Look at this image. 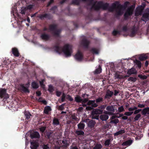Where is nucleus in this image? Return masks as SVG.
Instances as JSON below:
<instances>
[{
  "instance_id": "1",
  "label": "nucleus",
  "mask_w": 149,
  "mask_h": 149,
  "mask_svg": "<svg viewBox=\"0 0 149 149\" xmlns=\"http://www.w3.org/2000/svg\"><path fill=\"white\" fill-rule=\"evenodd\" d=\"M93 0H82L83 1H88L90 2L89 5H92L91 8H93L95 10H98L100 8L103 10L108 9L109 11L112 12L115 10L118 15H121L123 13L125 7L122 5L115 3H113L111 7H109V4L107 3H103L101 2H96L94 4L92 5Z\"/></svg>"
},
{
  "instance_id": "2",
  "label": "nucleus",
  "mask_w": 149,
  "mask_h": 149,
  "mask_svg": "<svg viewBox=\"0 0 149 149\" xmlns=\"http://www.w3.org/2000/svg\"><path fill=\"white\" fill-rule=\"evenodd\" d=\"M72 47L71 45L68 44L65 45L63 48H61L57 45L54 47V49L57 52L60 53L63 52L66 56H71L72 52Z\"/></svg>"
},
{
  "instance_id": "3",
  "label": "nucleus",
  "mask_w": 149,
  "mask_h": 149,
  "mask_svg": "<svg viewBox=\"0 0 149 149\" xmlns=\"http://www.w3.org/2000/svg\"><path fill=\"white\" fill-rule=\"evenodd\" d=\"M48 31L52 32L55 36H58L60 32V31L56 29V25L54 24L49 26Z\"/></svg>"
},
{
  "instance_id": "4",
  "label": "nucleus",
  "mask_w": 149,
  "mask_h": 149,
  "mask_svg": "<svg viewBox=\"0 0 149 149\" xmlns=\"http://www.w3.org/2000/svg\"><path fill=\"white\" fill-rule=\"evenodd\" d=\"M134 8V7L133 6H131L127 8L124 15L125 19H127L128 16L132 14Z\"/></svg>"
},
{
  "instance_id": "5",
  "label": "nucleus",
  "mask_w": 149,
  "mask_h": 149,
  "mask_svg": "<svg viewBox=\"0 0 149 149\" xmlns=\"http://www.w3.org/2000/svg\"><path fill=\"white\" fill-rule=\"evenodd\" d=\"M0 97L1 98H3V100L9 98V95L6 93V90L5 89H0Z\"/></svg>"
},
{
  "instance_id": "6",
  "label": "nucleus",
  "mask_w": 149,
  "mask_h": 149,
  "mask_svg": "<svg viewBox=\"0 0 149 149\" xmlns=\"http://www.w3.org/2000/svg\"><path fill=\"white\" fill-rule=\"evenodd\" d=\"M106 109L109 111H105L104 113L109 115L112 114L115 111V109L113 106H109L107 107Z\"/></svg>"
},
{
  "instance_id": "7",
  "label": "nucleus",
  "mask_w": 149,
  "mask_h": 149,
  "mask_svg": "<svg viewBox=\"0 0 149 149\" xmlns=\"http://www.w3.org/2000/svg\"><path fill=\"white\" fill-rule=\"evenodd\" d=\"M88 120H89V119H86L84 120L83 121L81 122L77 125L78 128L81 130L84 129L85 126V124L83 122L87 123Z\"/></svg>"
},
{
  "instance_id": "8",
  "label": "nucleus",
  "mask_w": 149,
  "mask_h": 149,
  "mask_svg": "<svg viewBox=\"0 0 149 149\" xmlns=\"http://www.w3.org/2000/svg\"><path fill=\"white\" fill-rule=\"evenodd\" d=\"M75 59L78 61H81L83 58L82 54L79 51L74 56Z\"/></svg>"
},
{
  "instance_id": "9",
  "label": "nucleus",
  "mask_w": 149,
  "mask_h": 149,
  "mask_svg": "<svg viewBox=\"0 0 149 149\" xmlns=\"http://www.w3.org/2000/svg\"><path fill=\"white\" fill-rule=\"evenodd\" d=\"M142 20L146 22L149 19V13H144L141 18Z\"/></svg>"
},
{
  "instance_id": "10",
  "label": "nucleus",
  "mask_w": 149,
  "mask_h": 149,
  "mask_svg": "<svg viewBox=\"0 0 149 149\" xmlns=\"http://www.w3.org/2000/svg\"><path fill=\"white\" fill-rule=\"evenodd\" d=\"M143 10L142 8L141 7H138L136 8L135 12V15L136 16H138L141 15Z\"/></svg>"
},
{
  "instance_id": "11",
  "label": "nucleus",
  "mask_w": 149,
  "mask_h": 149,
  "mask_svg": "<svg viewBox=\"0 0 149 149\" xmlns=\"http://www.w3.org/2000/svg\"><path fill=\"white\" fill-rule=\"evenodd\" d=\"M103 112V111L98 109H95L92 112V115H98L101 114Z\"/></svg>"
},
{
  "instance_id": "12",
  "label": "nucleus",
  "mask_w": 149,
  "mask_h": 149,
  "mask_svg": "<svg viewBox=\"0 0 149 149\" xmlns=\"http://www.w3.org/2000/svg\"><path fill=\"white\" fill-rule=\"evenodd\" d=\"M29 87V86H25L24 85H20V89L25 93H29V91L28 89Z\"/></svg>"
},
{
  "instance_id": "13",
  "label": "nucleus",
  "mask_w": 149,
  "mask_h": 149,
  "mask_svg": "<svg viewBox=\"0 0 149 149\" xmlns=\"http://www.w3.org/2000/svg\"><path fill=\"white\" fill-rule=\"evenodd\" d=\"M30 136L32 139L34 138H39L40 137L39 133L37 132H34L31 134Z\"/></svg>"
},
{
  "instance_id": "14",
  "label": "nucleus",
  "mask_w": 149,
  "mask_h": 149,
  "mask_svg": "<svg viewBox=\"0 0 149 149\" xmlns=\"http://www.w3.org/2000/svg\"><path fill=\"white\" fill-rule=\"evenodd\" d=\"M136 73V69L133 68H131L129 69L127 72V74L129 75L135 74Z\"/></svg>"
},
{
  "instance_id": "15",
  "label": "nucleus",
  "mask_w": 149,
  "mask_h": 149,
  "mask_svg": "<svg viewBox=\"0 0 149 149\" xmlns=\"http://www.w3.org/2000/svg\"><path fill=\"white\" fill-rule=\"evenodd\" d=\"M113 92L111 91L107 90L105 96V98H109L112 95Z\"/></svg>"
},
{
  "instance_id": "16",
  "label": "nucleus",
  "mask_w": 149,
  "mask_h": 149,
  "mask_svg": "<svg viewBox=\"0 0 149 149\" xmlns=\"http://www.w3.org/2000/svg\"><path fill=\"white\" fill-rule=\"evenodd\" d=\"M31 148L32 149H36L38 146L37 142H31Z\"/></svg>"
},
{
  "instance_id": "17",
  "label": "nucleus",
  "mask_w": 149,
  "mask_h": 149,
  "mask_svg": "<svg viewBox=\"0 0 149 149\" xmlns=\"http://www.w3.org/2000/svg\"><path fill=\"white\" fill-rule=\"evenodd\" d=\"M88 105H91L93 107H95L97 106V105L95 103V100H89L88 102Z\"/></svg>"
},
{
  "instance_id": "18",
  "label": "nucleus",
  "mask_w": 149,
  "mask_h": 149,
  "mask_svg": "<svg viewBox=\"0 0 149 149\" xmlns=\"http://www.w3.org/2000/svg\"><path fill=\"white\" fill-rule=\"evenodd\" d=\"M12 52L13 54L15 56L17 57L19 56V54L17 49L15 48H13L12 49Z\"/></svg>"
},
{
  "instance_id": "19",
  "label": "nucleus",
  "mask_w": 149,
  "mask_h": 149,
  "mask_svg": "<svg viewBox=\"0 0 149 149\" xmlns=\"http://www.w3.org/2000/svg\"><path fill=\"white\" fill-rule=\"evenodd\" d=\"M100 118L102 121H106L109 118V116L106 114H103L100 116Z\"/></svg>"
},
{
  "instance_id": "20",
  "label": "nucleus",
  "mask_w": 149,
  "mask_h": 149,
  "mask_svg": "<svg viewBox=\"0 0 149 149\" xmlns=\"http://www.w3.org/2000/svg\"><path fill=\"white\" fill-rule=\"evenodd\" d=\"M49 36L45 33L42 34L41 37L42 39L44 40H48L49 38Z\"/></svg>"
},
{
  "instance_id": "21",
  "label": "nucleus",
  "mask_w": 149,
  "mask_h": 149,
  "mask_svg": "<svg viewBox=\"0 0 149 149\" xmlns=\"http://www.w3.org/2000/svg\"><path fill=\"white\" fill-rule=\"evenodd\" d=\"M88 126L89 127L92 128L94 127L95 124V122L93 120H91L88 121Z\"/></svg>"
},
{
  "instance_id": "22",
  "label": "nucleus",
  "mask_w": 149,
  "mask_h": 149,
  "mask_svg": "<svg viewBox=\"0 0 149 149\" xmlns=\"http://www.w3.org/2000/svg\"><path fill=\"white\" fill-rule=\"evenodd\" d=\"M148 56L147 54H142L139 57V59L141 61L145 60L147 58Z\"/></svg>"
},
{
  "instance_id": "23",
  "label": "nucleus",
  "mask_w": 149,
  "mask_h": 149,
  "mask_svg": "<svg viewBox=\"0 0 149 149\" xmlns=\"http://www.w3.org/2000/svg\"><path fill=\"white\" fill-rule=\"evenodd\" d=\"M125 131L124 130L122 129L117 132L114 134V135L117 136L121 134L125 133Z\"/></svg>"
},
{
  "instance_id": "24",
  "label": "nucleus",
  "mask_w": 149,
  "mask_h": 149,
  "mask_svg": "<svg viewBox=\"0 0 149 149\" xmlns=\"http://www.w3.org/2000/svg\"><path fill=\"white\" fill-rule=\"evenodd\" d=\"M132 140H129L124 143L122 144L123 146H130L132 143Z\"/></svg>"
},
{
  "instance_id": "25",
  "label": "nucleus",
  "mask_w": 149,
  "mask_h": 149,
  "mask_svg": "<svg viewBox=\"0 0 149 149\" xmlns=\"http://www.w3.org/2000/svg\"><path fill=\"white\" fill-rule=\"evenodd\" d=\"M89 43V42L86 40L84 39L83 40V44L85 47H87Z\"/></svg>"
},
{
  "instance_id": "26",
  "label": "nucleus",
  "mask_w": 149,
  "mask_h": 149,
  "mask_svg": "<svg viewBox=\"0 0 149 149\" xmlns=\"http://www.w3.org/2000/svg\"><path fill=\"white\" fill-rule=\"evenodd\" d=\"M51 110V108L50 107L47 106L45 108L44 111V113L46 114H48L49 111Z\"/></svg>"
},
{
  "instance_id": "27",
  "label": "nucleus",
  "mask_w": 149,
  "mask_h": 149,
  "mask_svg": "<svg viewBox=\"0 0 149 149\" xmlns=\"http://www.w3.org/2000/svg\"><path fill=\"white\" fill-rule=\"evenodd\" d=\"M129 77V76L127 75L123 76L122 75H120L117 74H116L115 76V77L116 78L119 79L124 78L125 77Z\"/></svg>"
},
{
  "instance_id": "28",
  "label": "nucleus",
  "mask_w": 149,
  "mask_h": 149,
  "mask_svg": "<svg viewBox=\"0 0 149 149\" xmlns=\"http://www.w3.org/2000/svg\"><path fill=\"white\" fill-rule=\"evenodd\" d=\"M31 86L33 88L36 89L39 87V85L38 84L35 82H33L31 84Z\"/></svg>"
},
{
  "instance_id": "29",
  "label": "nucleus",
  "mask_w": 149,
  "mask_h": 149,
  "mask_svg": "<svg viewBox=\"0 0 149 149\" xmlns=\"http://www.w3.org/2000/svg\"><path fill=\"white\" fill-rule=\"evenodd\" d=\"M24 114L26 116V119H28L30 118L31 116V114L30 113L27 111H25Z\"/></svg>"
},
{
  "instance_id": "30",
  "label": "nucleus",
  "mask_w": 149,
  "mask_h": 149,
  "mask_svg": "<svg viewBox=\"0 0 149 149\" xmlns=\"http://www.w3.org/2000/svg\"><path fill=\"white\" fill-rule=\"evenodd\" d=\"M149 112V107L145 108L143 110L142 113L143 115H145Z\"/></svg>"
},
{
  "instance_id": "31",
  "label": "nucleus",
  "mask_w": 149,
  "mask_h": 149,
  "mask_svg": "<svg viewBox=\"0 0 149 149\" xmlns=\"http://www.w3.org/2000/svg\"><path fill=\"white\" fill-rule=\"evenodd\" d=\"M75 133L77 135H84V133L82 130H77L76 131Z\"/></svg>"
},
{
  "instance_id": "32",
  "label": "nucleus",
  "mask_w": 149,
  "mask_h": 149,
  "mask_svg": "<svg viewBox=\"0 0 149 149\" xmlns=\"http://www.w3.org/2000/svg\"><path fill=\"white\" fill-rule=\"evenodd\" d=\"M62 142L63 143V146L65 147H67L69 145L68 142V141L66 140L62 141Z\"/></svg>"
},
{
  "instance_id": "33",
  "label": "nucleus",
  "mask_w": 149,
  "mask_h": 149,
  "mask_svg": "<svg viewBox=\"0 0 149 149\" xmlns=\"http://www.w3.org/2000/svg\"><path fill=\"white\" fill-rule=\"evenodd\" d=\"M53 123L54 125H59V122L58 119L56 118H54L53 121Z\"/></svg>"
},
{
  "instance_id": "34",
  "label": "nucleus",
  "mask_w": 149,
  "mask_h": 149,
  "mask_svg": "<svg viewBox=\"0 0 149 149\" xmlns=\"http://www.w3.org/2000/svg\"><path fill=\"white\" fill-rule=\"evenodd\" d=\"M102 146L100 144H98L96 145L93 148V149H100L102 148Z\"/></svg>"
},
{
  "instance_id": "35",
  "label": "nucleus",
  "mask_w": 149,
  "mask_h": 149,
  "mask_svg": "<svg viewBox=\"0 0 149 149\" xmlns=\"http://www.w3.org/2000/svg\"><path fill=\"white\" fill-rule=\"evenodd\" d=\"M102 71V69L101 67L99 66V68L98 69H96V70L95 71V74H99Z\"/></svg>"
},
{
  "instance_id": "36",
  "label": "nucleus",
  "mask_w": 149,
  "mask_h": 149,
  "mask_svg": "<svg viewBox=\"0 0 149 149\" xmlns=\"http://www.w3.org/2000/svg\"><path fill=\"white\" fill-rule=\"evenodd\" d=\"M75 100L77 102H80L82 101V100L81 99V97L78 96L75 97Z\"/></svg>"
},
{
  "instance_id": "37",
  "label": "nucleus",
  "mask_w": 149,
  "mask_h": 149,
  "mask_svg": "<svg viewBox=\"0 0 149 149\" xmlns=\"http://www.w3.org/2000/svg\"><path fill=\"white\" fill-rule=\"evenodd\" d=\"M27 10L26 8H21L20 13L22 14H25V13Z\"/></svg>"
},
{
  "instance_id": "38",
  "label": "nucleus",
  "mask_w": 149,
  "mask_h": 149,
  "mask_svg": "<svg viewBox=\"0 0 149 149\" xmlns=\"http://www.w3.org/2000/svg\"><path fill=\"white\" fill-rule=\"evenodd\" d=\"M91 51L93 54H98V50L95 48H92L91 49Z\"/></svg>"
},
{
  "instance_id": "39",
  "label": "nucleus",
  "mask_w": 149,
  "mask_h": 149,
  "mask_svg": "<svg viewBox=\"0 0 149 149\" xmlns=\"http://www.w3.org/2000/svg\"><path fill=\"white\" fill-rule=\"evenodd\" d=\"M135 62L139 68H140L141 65V62L139 61L135 60Z\"/></svg>"
},
{
  "instance_id": "40",
  "label": "nucleus",
  "mask_w": 149,
  "mask_h": 149,
  "mask_svg": "<svg viewBox=\"0 0 149 149\" xmlns=\"http://www.w3.org/2000/svg\"><path fill=\"white\" fill-rule=\"evenodd\" d=\"M128 81L131 82H135L136 80V79L135 77H130L128 79Z\"/></svg>"
},
{
  "instance_id": "41",
  "label": "nucleus",
  "mask_w": 149,
  "mask_h": 149,
  "mask_svg": "<svg viewBox=\"0 0 149 149\" xmlns=\"http://www.w3.org/2000/svg\"><path fill=\"white\" fill-rule=\"evenodd\" d=\"M118 111L119 112H121L124 111V109L123 106L119 107L118 109Z\"/></svg>"
},
{
  "instance_id": "42",
  "label": "nucleus",
  "mask_w": 149,
  "mask_h": 149,
  "mask_svg": "<svg viewBox=\"0 0 149 149\" xmlns=\"http://www.w3.org/2000/svg\"><path fill=\"white\" fill-rule=\"evenodd\" d=\"M71 118L72 119L74 120L75 121H77L79 120V119L77 118L76 116H75L74 114L72 115Z\"/></svg>"
},
{
  "instance_id": "43",
  "label": "nucleus",
  "mask_w": 149,
  "mask_h": 149,
  "mask_svg": "<svg viewBox=\"0 0 149 149\" xmlns=\"http://www.w3.org/2000/svg\"><path fill=\"white\" fill-rule=\"evenodd\" d=\"M141 116V115L140 114H137L134 118L135 121H136L139 120Z\"/></svg>"
},
{
  "instance_id": "44",
  "label": "nucleus",
  "mask_w": 149,
  "mask_h": 149,
  "mask_svg": "<svg viewBox=\"0 0 149 149\" xmlns=\"http://www.w3.org/2000/svg\"><path fill=\"white\" fill-rule=\"evenodd\" d=\"M65 104H62L58 108V109L59 110H62L63 109H64V106L65 105Z\"/></svg>"
},
{
  "instance_id": "45",
  "label": "nucleus",
  "mask_w": 149,
  "mask_h": 149,
  "mask_svg": "<svg viewBox=\"0 0 149 149\" xmlns=\"http://www.w3.org/2000/svg\"><path fill=\"white\" fill-rule=\"evenodd\" d=\"M81 0H73L72 3L75 4H78L79 3Z\"/></svg>"
},
{
  "instance_id": "46",
  "label": "nucleus",
  "mask_w": 149,
  "mask_h": 149,
  "mask_svg": "<svg viewBox=\"0 0 149 149\" xmlns=\"http://www.w3.org/2000/svg\"><path fill=\"white\" fill-rule=\"evenodd\" d=\"M137 109V107H132L129 108L128 109V110L130 111H133L135 110H136Z\"/></svg>"
},
{
  "instance_id": "47",
  "label": "nucleus",
  "mask_w": 149,
  "mask_h": 149,
  "mask_svg": "<svg viewBox=\"0 0 149 149\" xmlns=\"http://www.w3.org/2000/svg\"><path fill=\"white\" fill-rule=\"evenodd\" d=\"M110 139H108L106 140L104 143V144L106 146H109L110 144Z\"/></svg>"
},
{
  "instance_id": "48",
  "label": "nucleus",
  "mask_w": 149,
  "mask_h": 149,
  "mask_svg": "<svg viewBox=\"0 0 149 149\" xmlns=\"http://www.w3.org/2000/svg\"><path fill=\"white\" fill-rule=\"evenodd\" d=\"M48 90L51 92H52L53 91V88L52 85H49V86Z\"/></svg>"
},
{
  "instance_id": "49",
  "label": "nucleus",
  "mask_w": 149,
  "mask_h": 149,
  "mask_svg": "<svg viewBox=\"0 0 149 149\" xmlns=\"http://www.w3.org/2000/svg\"><path fill=\"white\" fill-rule=\"evenodd\" d=\"M65 97L66 95L64 93H63L61 97V101L62 102H63L65 101Z\"/></svg>"
},
{
  "instance_id": "50",
  "label": "nucleus",
  "mask_w": 149,
  "mask_h": 149,
  "mask_svg": "<svg viewBox=\"0 0 149 149\" xmlns=\"http://www.w3.org/2000/svg\"><path fill=\"white\" fill-rule=\"evenodd\" d=\"M133 113V112H125L124 113V115L126 116H130L131 115H132V113Z\"/></svg>"
},
{
  "instance_id": "51",
  "label": "nucleus",
  "mask_w": 149,
  "mask_h": 149,
  "mask_svg": "<svg viewBox=\"0 0 149 149\" xmlns=\"http://www.w3.org/2000/svg\"><path fill=\"white\" fill-rule=\"evenodd\" d=\"M102 100V98L101 97H99L96 100L97 103L100 102Z\"/></svg>"
},
{
  "instance_id": "52",
  "label": "nucleus",
  "mask_w": 149,
  "mask_h": 149,
  "mask_svg": "<svg viewBox=\"0 0 149 149\" xmlns=\"http://www.w3.org/2000/svg\"><path fill=\"white\" fill-rule=\"evenodd\" d=\"M44 81V80L43 79V80H42L41 81H40V85H41V86L42 88H44V85L43 84Z\"/></svg>"
},
{
  "instance_id": "53",
  "label": "nucleus",
  "mask_w": 149,
  "mask_h": 149,
  "mask_svg": "<svg viewBox=\"0 0 149 149\" xmlns=\"http://www.w3.org/2000/svg\"><path fill=\"white\" fill-rule=\"evenodd\" d=\"M111 122L115 124H117L118 123L119 120L118 119H115L111 121Z\"/></svg>"
},
{
  "instance_id": "54",
  "label": "nucleus",
  "mask_w": 149,
  "mask_h": 149,
  "mask_svg": "<svg viewBox=\"0 0 149 149\" xmlns=\"http://www.w3.org/2000/svg\"><path fill=\"white\" fill-rule=\"evenodd\" d=\"M135 31L134 30L132 31L131 33L130 34V36L131 37H133L135 35Z\"/></svg>"
},
{
  "instance_id": "55",
  "label": "nucleus",
  "mask_w": 149,
  "mask_h": 149,
  "mask_svg": "<svg viewBox=\"0 0 149 149\" xmlns=\"http://www.w3.org/2000/svg\"><path fill=\"white\" fill-rule=\"evenodd\" d=\"M66 98L68 99L71 101H72L73 100V98L71 97V96H70L69 95H68L66 96Z\"/></svg>"
},
{
  "instance_id": "56",
  "label": "nucleus",
  "mask_w": 149,
  "mask_h": 149,
  "mask_svg": "<svg viewBox=\"0 0 149 149\" xmlns=\"http://www.w3.org/2000/svg\"><path fill=\"white\" fill-rule=\"evenodd\" d=\"M121 116H122V119H123V120H126L127 119V118H127V116H123V114H121L120 115V117H121Z\"/></svg>"
},
{
  "instance_id": "57",
  "label": "nucleus",
  "mask_w": 149,
  "mask_h": 149,
  "mask_svg": "<svg viewBox=\"0 0 149 149\" xmlns=\"http://www.w3.org/2000/svg\"><path fill=\"white\" fill-rule=\"evenodd\" d=\"M141 110V109H139L138 110H136L134 112V114H136L138 113H139Z\"/></svg>"
},
{
  "instance_id": "58",
  "label": "nucleus",
  "mask_w": 149,
  "mask_h": 149,
  "mask_svg": "<svg viewBox=\"0 0 149 149\" xmlns=\"http://www.w3.org/2000/svg\"><path fill=\"white\" fill-rule=\"evenodd\" d=\"M43 149H49V148L47 146V145H44L43 146Z\"/></svg>"
},
{
  "instance_id": "59",
  "label": "nucleus",
  "mask_w": 149,
  "mask_h": 149,
  "mask_svg": "<svg viewBox=\"0 0 149 149\" xmlns=\"http://www.w3.org/2000/svg\"><path fill=\"white\" fill-rule=\"evenodd\" d=\"M61 94V92L59 91H57L56 92V95L57 96L59 97Z\"/></svg>"
},
{
  "instance_id": "60",
  "label": "nucleus",
  "mask_w": 149,
  "mask_h": 149,
  "mask_svg": "<svg viewBox=\"0 0 149 149\" xmlns=\"http://www.w3.org/2000/svg\"><path fill=\"white\" fill-rule=\"evenodd\" d=\"M138 107H139L142 108L144 107L145 105L143 104H139L138 105Z\"/></svg>"
},
{
  "instance_id": "61",
  "label": "nucleus",
  "mask_w": 149,
  "mask_h": 149,
  "mask_svg": "<svg viewBox=\"0 0 149 149\" xmlns=\"http://www.w3.org/2000/svg\"><path fill=\"white\" fill-rule=\"evenodd\" d=\"M139 77H140L141 78H143V79H146V76H142L141 75H139Z\"/></svg>"
},
{
  "instance_id": "62",
  "label": "nucleus",
  "mask_w": 149,
  "mask_h": 149,
  "mask_svg": "<svg viewBox=\"0 0 149 149\" xmlns=\"http://www.w3.org/2000/svg\"><path fill=\"white\" fill-rule=\"evenodd\" d=\"M45 130V128L44 127H41L40 128V131H41L42 132H44Z\"/></svg>"
},
{
  "instance_id": "63",
  "label": "nucleus",
  "mask_w": 149,
  "mask_h": 149,
  "mask_svg": "<svg viewBox=\"0 0 149 149\" xmlns=\"http://www.w3.org/2000/svg\"><path fill=\"white\" fill-rule=\"evenodd\" d=\"M70 149H78V148L76 146H71L70 147Z\"/></svg>"
},
{
  "instance_id": "64",
  "label": "nucleus",
  "mask_w": 149,
  "mask_h": 149,
  "mask_svg": "<svg viewBox=\"0 0 149 149\" xmlns=\"http://www.w3.org/2000/svg\"><path fill=\"white\" fill-rule=\"evenodd\" d=\"M118 33L117 31H114L113 32L112 34L113 35H116Z\"/></svg>"
}]
</instances>
